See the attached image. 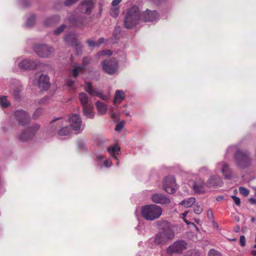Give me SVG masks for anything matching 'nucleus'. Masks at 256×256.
<instances>
[{
  "label": "nucleus",
  "instance_id": "nucleus-42",
  "mask_svg": "<svg viewBox=\"0 0 256 256\" xmlns=\"http://www.w3.org/2000/svg\"><path fill=\"white\" fill-rule=\"evenodd\" d=\"M78 1V0H66L64 1V4L65 6H69L74 4Z\"/></svg>",
  "mask_w": 256,
  "mask_h": 256
},
{
  "label": "nucleus",
  "instance_id": "nucleus-31",
  "mask_svg": "<svg viewBox=\"0 0 256 256\" xmlns=\"http://www.w3.org/2000/svg\"><path fill=\"white\" fill-rule=\"evenodd\" d=\"M70 132V130L68 126H65L62 128L58 132V134L60 136H68Z\"/></svg>",
  "mask_w": 256,
  "mask_h": 256
},
{
  "label": "nucleus",
  "instance_id": "nucleus-27",
  "mask_svg": "<svg viewBox=\"0 0 256 256\" xmlns=\"http://www.w3.org/2000/svg\"><path fill=\"white\" fill-rule=\"evenodd\" d=\"M124 93L122 90H118L116 92L114 103L116 104H119L124 100Z\"/></svg>",
  "mask_w": 256,
  "mask_h": 256
},
{
  "label": "nucleus",
  "instance_id": "nucleus-12",
  "mask_svg": "<svg viewBox=\"0 0 256 256\" xmlns=\"http://www.w3.org/2000/svg\"><path fill=\"white\" fill-rule=\"evenodd\" d=\"M14 118L18 122L19 124L24 125L29 122L30 116L22 110H18L14 112Z\"/></svg>",
  "mask_w": 256,
  "mask_h": 256
},
{
  "label": "nucleus",
  "instance_id": "nucleus-37",
  "mask_svg": "<svg viewBox=\"0 0 256 256\" xmlns=\"http://www.w3.org/2000/svg\"><path fill=\"white\" fill-rule=\"evenodd\" d=\"M239 192L241 194L244 196H246L249 194L250 191L248 189L244 187H240Z\"/></svg>",
  "mask_w": 256,
  "mask_h": 256
},
{
  "label": "nucleus",
  "instance_id": "nucleus-4",
  "mask_svg": "<svg viewBox=\"0 0 256 256\" xmlns=\"http://www.w3.org/2000/svg\"><path fill=\"white\" fill-rule=\"evenodd\" d=\"M234 158L237 165L241 168H245L250 164L249 154L246 152L238 150Z\"/></svg>",
  "mask_w": 256,
  "mask_h": 256
},
{
  "label": "nucleus",
  "instance_id": "nucleus-18",
  "mask_svg": "<svg viewBox=\"0 0 256 256\" xmlns=\"http://www.w3.org/2000/svg\"><path fill=\"white\" fill-rule=\"evenodd\" d=\"M37 66L38 62L36 61L29 59H24L18 64V66L22 70L34 69Z\"/></svg>",
  "mask_w": 256,
  "mask_h": 256
},
{
  "label": "nucleus",
  "instance_id": "nucleus-22",
  "mask_svg": "<svg viewBox=\"0 0 256 256\" xmlns=\"http://www.w3.org/2000/svg\"><path fill=\"white\" fill-rule=\"evenodd\" d=\"M158 17V14L156 11L146 10L144 14V22H152Z\"/></svg>",
  "mask_w": 256,
  "mask_h": 256
},
{
  "label": "nucleus",
  "instance_id": "nucleus-52",
  "mask_svg": "<svg viewBox=\"0 0 256 256\" xmlns=\"http://www.w3.org/2000/svg\"><path fill=\"white\" fill-rule=\"evenodd\" d=\"M128 14H126V16H125V19H124V26L128 28Z\"/></svg>",
  "mask_w": 256,
  "mask_h": 256
},
{
  "label": "nucleus",
  "instance_id": "nucleus-28",
  "mask_svg": "<svg viewBox=\"0 0 256 256\" xmlns=\"http://www.w3.org/2000/svg\"><path fill=\"white\" fill-rule=\"evenodd\" d=\"M92 104L82 107L84 115L89 118H92L94 117V112L92 111Z\"/></svg>",
  "mask_w": 256,
  "mask_h": 256
},
{
  "label": "nucleus",
  "instance_id": "nucleus-59",
  "mask_svg": "<svg viewBox=\"0 0 256 256\" xmlns=\"http://www.w3.org/2000/svg\"><path fill=\"white\" fill-rule=\"evenodd\" d=\"M188 214V212L186 211V212H184L182 213V218H184V217L186 216V214Z\"/></svg>",
  "mask_w": 256,
  "mask_h": 256
},
{
  "label": "nucleus",
  "instance_id": "nucleus-26",
  "mask_svg": "<svg viewBox=\"0 0 256 256\" xmlns=\"http://www.w3.org/2000/svg\"><path fill=\"white\" fill-rule=\"evenodd\" d=\"M193 189L196 193H203L205 191V184L203 182H195L194 184Z\"/></svg>",
  "mask_w": 256,
  "mask_h": 256
},
{
  "label": "nucleus",
  "instance_id": "nucleus-21",
  "mask_svg": "<svg viewBox=\"0 0 256 256\" xmlns=\"http://www.w3.org/2000/svg\"><path fill=\"white\" fill-rule=\"evenodd\" d=\"M108 152L110 155L117 161L116 164L118 166L119 160L116 155H118L120 154V146L117 144L111 146L108 148Z\"/></svg>",
  "mask_w": 256,
  "mask_h": 256
},
{
  "label": "nucleus",
  "instance_id": "nucleus-40",
  "mask_svg": "<svg viewBox=\"0 0 256 256\" xmlns=\"http://www.w3.org/2000/svg\"><path fill=\"white\" fill-rule=\"evenodd\" d=\"M112 54V51L110 50H103L98 53L99 56H104V55L111 56Z\"/></svg>",
  "mask_w": 256,
  "mask_h": 256
},
{
  "label": "nucleus",
  "instance_id": "nucleus-51",
  "mask_svg": "<svg viewBox=\"0 0 256 256\" xmlns=\"http://www.w3.org/2000/svg\"><path fill=\"white\" fill-rule=\"evenodd\" d=\"M87 42L90 46H93L96 44V43L94 40H88Z\"/></svg>",
  "mask_w": 256,
  "mask_h": 256
},
{
  "label": "nucleus",
  "instance_id": "nucleus-49",
  "mask_svg": "<svg viewBox=\"0 0 256 256\" xmlns=\"http://www.w3.org/2000/svg\"><path fill=\"white\" fill-rule=\"evenodd\" d=\"M48 97H46L42 99L40 102V104L44 105L48 103Z\"/></svg>",
  "mask_w": 256,
  "mask_h": 256
},
{
  "label": "nucleus",
  "instance_id": "nucleus-44",
  "mask_svg": "<svg viewBox=\"0 0 256 256\" xmlns=\"http://www.w3.org/2000/svg\"><path fill=\"white\" fill-rule=\"evenodd\" d=\"M42 112V108H38L36 110L34 114V118H38Z\"/></svg>",
  "mask_w": 256,
  "mask_h": 256
},
{
  "label": "nucleus",
  "instance_id": "nucleus-17",
  "mask_svg": "<svg viewBox=\"0 0 256 256\" xmlns=\"http://www.w3.org/2000/svg\"><path fill=\"white\" fill-rule=\"evenodd\" d=\"M218 168H221V172L226 179H230L232 176V170L229 166L225 162H220L218 164Z\"/></svg>",
  "mask_w": 256,
  "mask_h": 256
},
{
  "label": "nucleus",
  "instance_id": "nucleus-24",
  "mask_svg": "<svg viewBox=\"0 0 256 256\" xmlns=\"http://www.w3.org/2000/svg\"><path fill=\"white\" fill-rule=\"evenodd\" d=\"M156 224L158 228L162 231L172 229L170 224L166 220H161L156 222Z\"/></svg>",
  "mask_w": 256,
  "mask_h": 256
},
{
  "label": "nucleus",
  "instance_id": "nucleus-53",
  "mask_svg": "<svg viewBox=\"0 0 256 256\" xmlns=\"http://www.w3.org/2000/svg\"><path fill=\"white\" fill-rule=\"evenodd\" d=\"M120 32V28L117 27L115 28L114 33V36H115L116 35L119 34Z\"/></svg>",
  "mask_w": 256,
  "mask_h": 256
},
{
  "label": "nucleus",
  "instance_id": "nucleus-2",
  "mask_svg": "<svg viewBox=\"0 0 256 256\" xmlns=\"http://www.w3.org/2000/svg\"><path fill=\"white\" fill-rule=\"evenodd\" d=\"M34 52L40 57L48 58L53 56L54 50L52 47L45 44H38L34 46Z\"/></svg>",
  "mask_w": 256,
  "mask_h": 256
},
{
  "label": "nucleus",
  "instance_id": "nucleus-23",
  "mask_svg": "<svg viewBox=\"0 0 256 256\" xmlns=\"http://www.w3.org/2000/svg\"><path fill=\"white\" fill-rule=\"evenodd\" d=\"M78 99L82 107L92 104L90 100L88 98L87 94L84 92H80L79 94Z\"/></svg>",
  "mask_w": 256,
  "mask_h": 256
},
{
  "label": "nucleus",
  "instance_id": "nucleus-48",
  "mask_svg": "<svg viewBox=\"0 0 256 256\" xmlns=\"http://www.w3.org/2000/svg\"><path fill=\"white\" fill-rule=\"evenodd\" d=\"M66 85L70 87V88H74V80H70V79H68L67 80H66Z\"/></svg>",
  "mask_w": 256,
  "mask_h": 256
},
{
  "label": "nucleus",
  "instance_id": "nucleus-57",
  "mask_svg": "<svg viewBox=\"0 0 256 256\" xmlns=\"http://www.w3.org/2000/svg\"><path fill=\"white\" fill-rule=\"evenodd\" d=\"M55 120H58V124L61 125L62 124V120H60V118H56V119L54 120L52 122H54Z\"/></svg>",
  "mask_w": 256,
  "mask_h": 256
},
{
  "label": "nucleus",
  "instance_id": "nucleus-30",
  "mask_svg": "<svg viewBox=\"0 0 256 256\" xmlns=\"http://www.w3.org/2000/svg\"><path fill=\"white\" fill-rule=\"evenodd\" d=\"M60 18L58 16L50 17L46 18L44 22V24L49 26L59 20Z\"/></svg>",
  "mask_w": 256,
  "mask_h": 256
},
{
  "label": "nucleus",
  "instance_id": "nucleus-45",
  "mask_svg": "<svg viewBox=\"0 0 256 256\" xmlns=\"http://www.w3.org/2000/svg\"><path fill=\"white\" fill-rule=\"evenodd\" d=\"M104 165L106 168H109L112 166V162L110 160L106 159L104 162Z\"/></svg>",
  "mask_w": 256,
  "mask_h": 256
},
{
  "label": "nucleus",
  "instance_id": "nucleus-20",
  "mask_svg": "<svg viewBox=\"0 0 256 256\" xmlns=\"http://www.w3.org/2000/svg\"><path fill=\"white\" fill-rule=\"evenodd\" d=\"M223 182L221 178L217 176H211L206 185L209 188L214 187L216 186H222Z\"/></svg>",
  "mask_w": 256,
  "mask_h": 256
},
{
  "label": "nucleus",
  "instance_id": "nucleus-41",
  "mask_svg": "<svg viewBox=\"0 0 256 256\" xmlns=\"http://www.w3.org/2000/svg\"><path fill=\"white\" fill-rule=\"evenodd\" d=\"M208 256H220V254L214 250H210L208 253Z\"/></svg>",
  "mask_w": 256,
  "mask_h": 256
},
{
  "label": "nucleus",
  "instance_id": "nucleus-54",
  "mask_svg": "<svg viewBox=\"0 0 256 256\" xmlns=\"http://www.w3.org/2000/svg\"><path fill=\"white\" fill-rule=\"evenodd\" d=\"M248 201L252 204H256V200L254 198H249Z\"/></svg>",
  "mask_w": 256,
  "mask_h": 256
},
{
  "label": "nucleus",
  "instance_id": "nucleus-29",
  "mask_svg": "<svg viewBox=\"0 0 256 256\" xmlns=\"http://www.w3.org/2000/svg\"><path fill=\"white\" fill-rule=\"evenodd\" d=\"M196 202V198L194 197L189 198L188 200H184L182 201L180 204L184 205L186 208L192 206Z\"/></svg>",
  "mask_w": 256,
  "mask_h": 256
},
{
  "label": "nucleus",
  "instance_id": "nucleus-15",
  "mask_svg": "<svg viewBox=\"0 0 256 256\" xmlns=\"http://www.w3.org/2000/svg\"><path fill=\"white\" fill-rule=\"evenodd\" d=\"M152 200L154 203L161 204H167L170 202V200L168 197L159 193H156L152 194Z\"/></svg>",
  "mask_w": 256,
  "mask_h": 256
},
{
  "label": "nucleus",
  "instance_id": "nucleus-58",
  "mask_svg": "<svg viewBox=\"0 0 256 256\" xmlns=\"http://www.w3.org/2000/svg\"><path fill=\"white\" fill-rule=\"evenodd\" d=\"M208 217H210V216H212V212L211 210H208Z\"/></svg>",
  "mask_w": 256,
  "mask_h": 256
},
{
  "label": "nucleus",
  "instance_id": "nucleus-11",
  "mask_svg": "<svg viewBox=\"0 0 256 256\" xmlns=\"http://www.w3.org/2000/svg\"><path fill=\"white\" fill-rule=\"evenodd\" d=\"M39 126L37 124L32 128H29L18 135V138L19 140L22 141L28 140L34 136L35 132L39 130Z\"/></svg>",
  "mask_w": 256,
  "mask_h": 256
},
{
  "label": "nucleus",
  "instance_id": "nucleus-16",
  "mask_svg": "<svg viewBox=\"0 0 256 256\" xmlns=\"http://www.w3.org/2000/svg\"><path fill=\"white\" fill-rule=\"evenodd\" d=\"M69 23L74 26L81 28L86 26V20L84 18H76L74 15H70L68 18Z\"/></svg>",
  "mask_w": 256,
  "mask_h": 256
},
{
  "label": "nucleus",
  "instance_id": "nucleus-38",
  "mask_svg": "<svg viewBox=\"0 0 256 256\" xmlns=\"http://www.w3.org/2000/svg\"><path fill=\"white\" fill-rule=\"evenodd\" d=\"M66 25L62 24L54 31V34L57 35L60 34L64 31V29L66 28Z\"/></svg>",
  "mask_w": 256,
  "mask_h": 256
},
{
  "label": "nucleus",
  "instance_id": "nucleus-62",
  "mask_svg": "<svg viewBox=\"0 0 256 256\" xmlns=\"http://www.w3.org/2000/svg\"><path fill=\"white\" fill-rule=\"evenodd\" d=\"M254 220H255V218H254V217H252V218H251V221H252V222H254Z\"/></svg>",
  "mask_w": 256,
  "mask_h": 256
},
{
  "label": "nucleus",
  "instance_id": "nucleus-61",
  "mask_svg": "<svg viewBox=\"0 0 256 256\" xmlns=\"http://www.w3.org/2000/svg\"><path fill=\"white\" fill-rule=\"evenodd\" d=\"M17 94H17V92H14V98H15L16 100H18V98H17L16 97V95Z\"/></svg>",
  "mask_w": 256,
  "mask_h": 256
},
{
  "label": "nucleus",
  "instance_id": "nucleus-3",
  "mask_svg": "<svg viewBox=\"0 0 256 256\" xmlns=\"http://www.w3.org/2000/svg\"><path fill=\"white\" fill-rule=\"evenodd\" d=\"M174 236V232L172 229H168L158 233L154 238V242L157 244H164Z\"/></svg>",
  "mask_w": 256,
  "mask_h": 256
},
{
  "label": "nucleus",
  "instance_id": "nucleus-63",
  "mask_svg": "<svg viewBox=\"0 0 256 256\" xmlns=\"http://www.w3.org/2000/svg\"><path fill=\"white\" fill-rule=\"evenodd\" d=\"M234 148H235V147H234V146L230 147V148H229V149L228 150V151H230V150H232V149H234Z\"/></svg>",
  "mask_w": 256,
  "mask_h": 256
},
{
  "label": "nucleus",
  "instance_id": "nucleus-64",
  "mask_svg": "<svg viewBox=\"0 0 256 256\" xmlns=\"http://www.w3.org/2000/svg\"><path fill=\"white\" fill-rule=\"evenodd\" d=\"M184 218V220L185 222H186V224H189V222L186 219H185L184 218Z\"/></svg>",
  "mask_w": 256,
  "mask_h": 256
},
{
  "label": "nucleus",
  "instance_id": "nucleus-43",
  "mask_svg": "<svg viewBox=\"0 0 256 256\" xmlns=\"http://www.w3.org/2000/svg\"><path fill=\"white\" fill-rule=\"evenodd\" d=\"M232 198L234 200V203L236 206H240V200L238 197H236V196H232Z\"/></svg>",
  "mask_w": 256,
  "mask_h": 256
},
{
  "label": "nucleus",
  "instance_id": "nucleus-10",
  "mask_svg": "<svg viewBox=\"0 0 256 256\" xmlns=\"http://www.w3.org/2000/svg\"><path fill=\"white\" fill-rule=\"evenodd\" d=\"M69 122L74 130L76 132L79 133L82 130V121L78 114H73L70 118Z\"/></svg>",
  "mask_w": 256,
  "mask_h": 256
},
{
  "label": "nucleus",
  "instance_id": "nucleus-13",
  "mask_svg": "<svg viewBox=\"0 0 256 256\" xmlns=\"http://www.w3.org/2000/svg\"><path fill=\"white\" fill-rule=\"evenodd\" d=\"M93 7L92 0H84L81 2L78 8L82 13L89 14L91 13Z\"/></svg>",
  "mask_w": 256,
  "mask_h": 256
},
{
  "label": "nucleus",
  "instance_id": "nucleus-5",
  "mask_svg": "<svg viewBox=\"0 0 256 256\" xmlns=\"http://www.w3.org/2000/svg\"><path fill=\"white\" fill-rule=\"evenodd\" d=\"M163 188L168 193L174 194L178 188L174 178L172 176L166 177L164 180Z\"/></svg>",
  "mask_w": 256,
  "mask_h": 256
},
{
  "label": "nucleus",
  "instance_id": "nucleus-7",
  "mask_svg": "<svg viewBox=\"0 0 256 256\" xmlns=\"http://www.w3.org/2000/svg\"><path fill=\"white\" fill-rule=\"evenodd\" d=\"M187 248V244L184 240H178L167 248L168 254H172L174 253H181Z\"/></svg>",
  "mask_w": 256,
  "mask_h": 256
},
{
  "label": "nucleus",
  "instance_id": "nucleus-1",
  "mask_svg": "<svg viewBox=\"0 0 256 256\" xmlns=\"http://www.w3.org/2000/svg\"><path fill=\"white\" fill-rule=\"evenodd\" d=\"M162 214V208L154 204L146 205L142 209V216L146 220H154L158 218Z\"/></svg>",
  "mask_w": 256,
  "mask_h": 256
},
{
  "label": "nucleus",
  "instance_id": "nucleus-34",
  "mask_svg": "<svg viewBox=\"0 0 256 256\" xmlns=\"http://www.w3.org/2000/svg\"><path fill=\"white\" fill-rule=\"evenodd\" d=\"M82 70V68L80 65L76 66L72 70L74 76L76 78L78 75V72Z\"/></svg>",
  "mask_w": 256,
  "mask_h": 256
},
{
  "label": "nucleus",
  "instance_id": "nucleus-46",
  "mask_svg": "<svg viewBox=\"0 0 256 256\" xmlns=\"http://www.w3.org/2000/svg\"><path fill=\"white\" fill-rule=\"evenodd\" d=\"M124 124L123 122L118 124L115 128V130L120 132L124 128Z\"/></svg>",
  "mask_w": 256,
  "mask_h": 256
},
{
  "label": "nucleus",
  "instance_id": "nucleus-19",
  "mask_svg": "<svg viewBox=\"0 0 256 256\" xmlns=\"http://www.w3.org/2000/svg\"><path fill=\"white\" fill-rule=\"evenodd\" d=\"M38 85L41 90H46L50 86L48 76L47 75H40L38 81Z\"/></svg>",
  "mask_w": 256,
  "mask_h": 256
},
{
  "label": "nucleus",
  "instance_id": "nucleus-60",
  "mask_svg": "<svg viewBox=\"0 0 256 256\" xmlns=\"http://www.w3.org/2000/svg\"><path fill=\"white\" fill-rule=\"evenodd\" d=\"M251 254L254 256H256V250H252Z\"/></svg>",
  "mask_w": 256,
  "mask_h": 256
},
{
  "label": "nucleus",
  "instance_id": "nucleus-50",
  "mask_svg": "<svg viewBox=\"0 0 256 256\" xmlns=\"http://www.w3.org/2000/svg\"><path fill=\"white\" fill-rule=\"evenodd\" d=\"M122 0H113L112 2V6H118V4Z\"/></svg>",
  "mask_w": 256,
  "mask_h": 256
},
{
  "label": "nucleus",
  "instance_id": "nucleus-36",
  "mask_svg": "<svg viewBox=\"0 0 256 256\" xmlns=\"http://www.w3.org/2000/svg\"><path fill=\"white\" fill-rule=\"evenodd\" d=\"M194 210L195 214H200L202 212L203 208L201 205L196 204L194 206Z\"/></svg>",
  "mask_w": 256,
  "mask_h": 256
},
{
  "label": "nucleus",
  "instance_id": "nucleus-55",
  "mask_svg": "<svg viewBox=\"0 0 256 256\" xmlns=\"http://www.w3.org/2000/svg\"><path fill=\"white\" fill-rule=\"evenodd\" d=\"M104 42V39L103 38H100L98 40V46H99L100 44Z\"/></svg>",
  "mask_w": 256,
  "mask_h": 256
},
{
  "label": "nucleus",
  "instance_id": "nucleus-32",
  "mask_svg": "<svg viewBox=\"0 0 256 256\" xmlns=\"http://www.w3.org/2000/svg\"><path fill=\"white\" fill-rule=\"evenodd\" d=\"M120 8L118 6H112L110 10V14L114 18H116L118 16Z\"/></svg>",
  "mask_w": 256,
  "mask_h": 256
},
{
  "label": "nucleus",
  "instance_id": "nucleus-25",
  "mask_svg": "<svg viewBox=\"0 0 256 256\" xmlns=\"http://www.w3.org/2000/svg\"><path fill=\"white\" fill-rule=\"evenodd\" d=\"M96 106L99 114L104 115L106 114L108 110L107 105L102 102H96Z\"/></svg>",
  "mask_w": 256,
  "mask_h": 256
},
{
  "label": "nucleus",
  "instance_id": "nucleus-47",
  "mask_svg": "<svg viewBox=\"0 0 256 256\" xmlns=\"http://www.w3.org/2000/svg\"><path fill=\"white\" fill-rule=\"evenodd\" d=\"M240 244L242 246H244L246 244V238L244 236H241L240 238Z\"/></svg>",
  "mask_w": 256,
  "mask_h": 256
},
{
  "label": "nucleus",
  "instance_id": "nucleus-14",
  "mask_svg": "<svg viewBox=\"0 0 256 256\" xmlns=\"http://www.w3.org/2000/svg\"><path fill=\"white\" fill-rule=\"evenodd\" d=\"M64 41L68 44H70L72 46H75L78 53L79 52V50H81L82 46L80 44H79L78 40H77L74 34L69 33L67 34L64 37Z\"/></svg>",
  "mask_w": 256,
  "mask_h": 256
},
{
  "label": "nucleus",
  "instance_id": "nucleus-9",
  "mask_svg": "<svg viewBox=\"0 0 256 256\" xmlns=\"http://www.w3.org/2000/svg\"><path fill=\"white\" fill-rule=\"evenodd\" d=\"M84 88L90 94L95 95L104 100H107L109 98V95H104L102 91L94 88L90 82H85Z\"/></svg>",
  "mask_w": 256,
  "mask_h": 256
},
{
  "label": "nucleus",
  "instance_id": "nucleus-39",
  "mask_svg": "<svg viewBox=\"0 0 256 256\" xmlns=\"http://www.w3.org/2000/svg\"><path fill=\"white\" fill-rule=\"evenodd\" d=\"M90 60L91 59L89 58H84L82 60V65L80 66L83 69L90 62Z\"/></svg>",
  "mask_w": 256,
  "mask_h": 256
},
{
  "label": "nucleus",
  "instance_id": "nucleus-33",
  "mask_svg": "<svg viewBox=\"0 0 256 256\" xmlns=\"http://www.w3.org/2000/svg\"><path fill=\"white\" fill-rule=\"evenodd\" d=\"M36 22V18L34 16H30L27 20L26 26L30 28Z\"/></svg>",
  "mask_w": 256,
  "mask_h": 256
},
{
  "label": "nucleus",
  "instance_id": "nucleus-6",
  "mask_svg": "<svg viewBox=\"0 0 256 256\" xmlns=\"http://www.w3.org/2000/svg\"><path fill=\"white\" fill-rule=\"evenodd\" d=\"M102 70L104 72L112 74L118 71V62L114 58H110L104 60L102 63Z\"/></svg>",
  "mask_w": 256,
  "mask_h": 256
},
{
  "label": "nucleus",
  "instance_id": "nucleus-35",
  "mask_svg": "<svg viewBox=\"0 0 256 256\" xmlns=\"http://www.w3.org/2000/svg\"><path fill=\"white\" fill-rule=\"evenodd\" d=\"M0 105L2 108H6L10 105L6 96H0Z\"/></svg>",
  "mask_w": 256,
  "mask_h": 256
},
{
  "label": "nucleus",
  "instance_id": "nucleus-56",
  "mask_svg": "<svg viewBox=\"0 0 256 256\" xmlns=\"http://www.w3.org/2000/svg\"><path fill=\"white\" fill-rule=\"evenodd\" d=\"M104 158V156L102 154H98L96 155V158L98 160H101Z\"/></svg>",
  "mask_w": 256,
  "mask_h": 256
},
{
  "label": "nucleus",
  "instance_id": "nucleus-8",
  "mask_svg": "<svg viewBox=\"0 0 256 256\" xmlns=\"http://www.w3.org/2000/svg\"><path fill=\"white\" fill-rule=\"evenodd\" d=\"M129 28L136 26L140 18V10L138 6H133L129 10Z\"/></svg>",
  "mask_w": 256,
  "mask_h": 256
}]
</instances>
